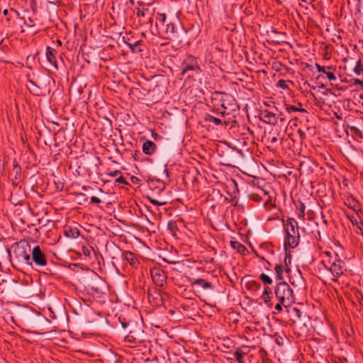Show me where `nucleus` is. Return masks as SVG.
<instances>
[{
	"label": "nucleus",
	"instance_id": "25",
	"mask_svg": "<svg viewBox=\"0 0 363 363\" xmlns=\"http://www.w3.org/2000/svg\"><path fill=\"white\" fill-rule=\"evenodd\" d=\"M288 312L289 313L291 319L293 320V322H296L300 319L303 313L298 308L296 307L288 309Z\"/></svg>",
	"mask_w": 363,
	"mask_h": 363
},
{
	"label": "nucleus",
	"instance_id": "22",
	"mask_svg": "<svg viewBox=\"0 0 363 363\" xmlns=\"http://www.w3.org/2000/svg\"><path fill=\"white\" fill-rule=\"evenodd\" d=\"M123 257L126 260L131 266L135 267L138 261L136 259L135 254L130 251H125L123 252Z\"/></svg>",
	"mask_w": 363,
	"mask_h": 363
},
{
	"label": "nucleus",
	"instance_id": "5",
	"mask_svg": "<svg viewBox=\"0 0 363 363\" xmlns=\"http://www.w3.org/2000/svg\"><path fill=\"white\" fill-rule=\"evenodd\" d=\"M185 33V29L179 23H168L166 25V38L176 43L178 45L182 44L183 41L182 38Z\"/></svg>",
	"mask_w": 363,
	"mask_h": 363
},
{
	"label": "nucleus",
	"instance_id": "30",
	"mask_svg": "<svg viewBox=\"0 0 363 363\" xmlns=\"http://www.w3.org/2000/svg\"><path fill=\"white\" fill-rule=\"evenodd\" d=\"M246 353L242 352L240 348H237L235 353L234 357L238 363H244L243 357Z\"/></svg>",
	"mask_w": 363,
	"mask_h": 363
},
{
	"label": "nucleus",
	"instance_id": "35",
	"mask_svg": "<svg viewBox=\"0 0 363 363\" xmlns=\"http://www.w3.org/2000/svg\"><path fill=\"white\" fill-rule=\"evenodd\" d=\"M259 247L261 249H263L266 251H267L268 252H269L270 254L273 255L274 252V250L272 249V245L270 243V242H264V243H262L260 245H259Z\"/></svg>",
	"mask_w": 363,
	"mask_h": 363
},
{
	"label": "nucleus",
	"instance_id": "7",
	"mask_svg": "<svg viewBox=\"0 0 363 363\" xmlns=\"http://www.w3.org/2000/svg\"><path fill=\"white\" fill-rule=\"evenodd\" d=\"M147 298L150 303L155 306H160L164 301L169 298V294L160 289L152 288L147 291Z\"/></svg>",
	"mask_w": 363,
	"mask_h": 363
},
{
	"label": "nucleus",
	"instance_id": "13",
	"mask_svg": "<svg viewBox=\"0 0 363 363\" xmlns=\"http://www.w3.org/2000/svg\"><path fill=\"white\" fill-rule=\"evenodd\" d=\"M260 115L262 120L264 123L272 125L277 123V113L266 109L262 111Z\"/></svg>",
	"mask_w": 363,
	"mask_h": 363
},
{
	"label": "nucleus",
	"instance_id": "21",
	"mask_svg": "<svg viewBox=\"0 0 363 363\" xmlns=\"http://www.w3.org/2000/svg\"><path fill=\"white\" fill-rule=\"evenodd\" d=\"M65 236L69 238H77L80 235V230L77 228L67 227L63 232Z\"/></svg>",
	"mask_w": 363,
	"mask_h": 363
},
{
	"label": "nucleus",
	"instance_id": "38",
	"mask_svg": "<svg viewBox=\"0 0 363 363\" xmlns=\"http://www.w3.org/2000/svg\"><path fill=\"white\" fill-rule=\"evenodd\" d=\"M259 279L263 281L264 284H272V279L271 277H269L267 274H261L259 275Z\"/></svg>",
	"mask_w": 363,
	"mask_h": 363
},
{
	"label": "nucleus",
	"instance_id": "24",
	"mask_svg": "<svg viewBox=\"0 0 363 363\" xmlns=\"http://www.w3.org/2000/svg\"><path fill=\"white\" fill-rule=\"evenodd\" d=\"M230 246L241 255H244L248 252L247 249L245 247V245L238 241H230Z\"/></svg>",
	"mask_w": 363,
	"mask_h": 363
},
{
	"label": "nucleus",
	"instance_id": "57",
	"mask_svg": "<svg viewBox=\"0 0 363 363\" xmlns=\"http://www.w3.org/2000/svg\"><path fill=\"white\" fill-rule=\"evenodd\" d=\"M287 259H289V262H291V257L286 253L285 257H284V262L286 265L287 266Z\"/></svg>",
	"mask_w": 363,
	"mask_h": 363
},
{
	"label": "nucleus",
	"instance_id": "56",
	"mask_svg": "<svg viewBox=\"0 0 363 363\" xmlns=\"http://www.w3.org/2000/svg\"><path fill=\"white\" fill-rule=\"evenodd\" d=\"M31 7H32L33 11L35 13L36 11V4L34 0L32 1Z\"/></svg>",
	"mask_w": 363,
	"mask_h": 363
},
{
	"label": "nucleus",
	"instance_id": "63",
	"mask_svg": "<svg viewBox=\"0 0 363 363\" xmlns=\"http://www.w3.org/2000/svg\"><path fill=\"white\" fill-rule=\"evenodd\" d=\"M301 1L305 3H307V4H311L313 0H301Z\"/></svg>",
	"mask_w": 363,
	"mask_h": 363
},
{
	"label": "nucleus",
	"instance_id": "43",
	"mask_svg": "<svg viewBox=\"0 0 363 363\" xmlns=\"http://www.w3.org/2000/svg\"><path fill=\"white\" fill-rule=\"evenodd\" d=\"M259 356H260L262 360L265 359V358H268V357H267V352L264 348H262V349L259 350Z\"/></svg>",
	"mask_w": 363,
	"mask_h": 363
},
{
	"label": "nucleus",
	"instance_id": "26",
	"mask_svg": "<svg viewBox=\"0 0 363 363\" xmlns=\"http://www.w3.org/2000/svg\"><path fill=\"white\" fill-rule=\"evenodd\" d=\"M204 121L212 123L216 125H220L223 124V121L221 119L216 118L210 114H206L204 117Z\"/></svg>",
	"mask_w": 363,
	"mask_h": 363
},
{
	"label": "nucleus",
	"instance_id": "4",
	"mask_svg": "<svg viewBox=\"0 0 363 363\" xmlns=\"http://www.w3.org/2000/svg\"><path fill=\"white\" fill-rule=\"evenodd\" d=\"M125 341L133 345H138L147 341V334L143 330L142 323L131 322L128 334L125 337Z\"/></svg>",
	"mask_w": 363,
	"mask_h": 363
},
{
	"label": "nucleus",
	"instance_id": "33",
	"mask_svg": "<svg viewBox=\"0 0 363 363\" xmlns=\"http://www.w3.org/2000/svg\"><path fill=\"white\" fill-rule=\"evenodd\" d=\"M150 14L152 15L153 13L150 12L149 8H143L142 9L139 8L137 9V16L138 17H145L149 16Z\"/></svg>",
	"mask_w": 363,
	"mask_h": 363
},
{
	"label": "nucleus",
	"instance_id": "11",
	"mask_svg": "<svg viewBox=\"0 0 363 363\" xmlns=\"http://www.w3.org/2000/svg\"><path fill=\"white\" fill-rule=\"evenodd\" d=\"M151 277L154 283L160 287H163L166 284V273L160 268H155L151 270Z\"/></svg>",
	"mask_w": 363,
	"mask_h": 363
},
{
	"label": "nucleus",
	"instance_id": "39",
	"mask_svg": "<svg viewBox=\"0 0 363 363\" xmlns=\"http://www.w3.org/2000/svg\"><path fill=\"white\" fill-rule=\"evenodd\" d=\"M118 319L124 329H126L127 328H130V324L132 321L127 322L124 318L122 319L121 317H119Z\"/></svg>",
	"mask_w": 363,
	"mask_h": 363
},
{
	"label": "nucleus",
	"instance_id": "14",
	"mask_svg": "<svg viewBox=\"0 0 363 363\" xmlns=\"http://www.w3.org/2000/svg\"><path fill=\"white\" fill-rule=\"evenodd\" d=\"M347 218L353 226L357 228L356 232L363 235V222L357 214L347 215Z\"/></svg>",
	"mask_w": 363,
	"mask_h": 363
},
{
	"label": "nucleus",
	"instance_id": "40",
	"mask_svg": "<svg viewBox=\"0 0 363 363\" xmlns=\"http://www.w3.org/2000/svg\"><path fill=\"white\" fill-rule=\"evenodd\" d=\"M277 86L283 89H288L287 82L284 79L279 80Z\"/></svg>",
	"mask_w": 363,
	"mask_h": 363
},
{
	"label": "nucleus",
	"instance_id": "46",
	"mask_svg": "<svg viewBox=\"0 0 363 363\" xmlns=\"http://www.w3.org/2000/svg\"><path fill=\"white\" fill-rule=\"evenodd\" d=\"M116 182L123 184L125 185H129V184L125 181V178L123 176H120L118 178L116 179Z\"/></svg>",
	"mask_w": 363,
	"mask_h": 363
},
{
	"label": "nucleus",
	"instance_id": "60",
	"mask_svg": "<svg viewBox=\"0 0 363 363\" xmlns=\"http://www.w3.org/2000/svg\"><path fill=\"white\" fill-rule=\"evenodd\" d=\"M262 363H271V361L269 358H265V359L262 360Z\"/></svg>",
	"mask_w": 363,
	"mask_h": 363
},
{
	"label": "nucleus",
	"instance_id": "1",
	"mask_svg": "<svg viewBox=\"0 0 363 363\" xmlns=\"http://www.w3.org/2000/svg\"><path fill=\"white\" fill-rule=\"evenodd\" d=\"M284 248H295L300 241V233L298 222L294 218H287L284 221Z\"/></svg>",
	"mask_w": 363,
	"mask_h": 363
},
{
	"label": "nucleus",
	"instance_id": "64",
	"mask_svg": "<svg viewBox=\"0 0 363 363\" xmlns=\"http://www.w3.org/2000/svg\"><path fill=\"white\" fill-rule=\"evenodd\" d=\"M164 171L167 177H169V171H168V169L167 168H165Z\"/></svg>",
	"mask_w": 363,
	"mask_h": 363
},
{
	"label": "nucleus",
	"instance_id": "61",
	"mask_svg": "<svg viewBox=\"0 0 363 363\" xmlns=\"http://www.w3.org/2000/svg\"><path fill=\"white\" fill-rule=\"evenodd\" d=\"M147 21H148L147 22H148V23H150V24H152V22H153V18H152V16H149V17H148Z\"/></svg>",
	"mask_w": 363,
	"mask_h": 363
},
{
	"label": "nucleus",
	"instance_id": "36",
	"mask_svg": "<svg viewBox=\"0 0 363 363\" xmlns=\"http://www.w3.org/2000/svg\"><path fill=\"white\" fill-rule=\"evenodd\" d=\"M291 284L294 287H298L299 289H301V288L305 289L304 280H303V277H301V275H300V278L297 281V283H296L295 281H291Z\"/></svg>",
	"mask_w": 363,
	"mask_h": 363
},
{
	"label": "nucleus",
	"instance_id": "50",
	"mask_svg": "<svg viewBox=\"0 0 363 363\" xmlns=\"http://www.w3.org/2000/svg\"><path fill=\"white\" fill-rule=\"evenodd\" d=\"M121 174V172L119 170H114L113 172H109L108 174V176H110L111 177H115Z\"/></svg>",
	"mask_w": 363,
	"mask_h": 363
},
{
	"label": "nucleus",
	"instance_id": "62",
	"mask_svg": "<svg viewBox=\"0 0 363 363\" xmlns=\"http://www.w3.org/2000/svg\"><path fill=\"white\" fill-rule=\"evenodd\" d=\"M8 13H9V11H8L7 9H4V10L3 11V14H4V16H7V15H8Z\"/></svg>",
	"mask_w": 363,
	"mask_h": 363
},
{
	"label": "nucleus",
	"instance_id": "31",
	"mask_svg": "<svg viewBox=\"0 0 363 363\" xmlns=\"http://www.w3.org/2000/svg\"><path fill=\"white\" fill-rule=\"evenodd\" d=\"M277 121L286 123L287 121L290 120V116L286 113V110L284 111H280L279 114H277Z\"/></svg>",
	"mask_w": 363,
	"mask_h": 363
},
{
	"label": "nucleus",
	"instance_id": "20",
	"mask_svg": "<svg viewBox=\"0 0 363 363\" xmlns=\"http://www.w3.org/2000/svg\"><path fill=\"white\" fill-rule=\"evenodd\" d=\"M156 150V145L151 140L145 141L143 145V151L145 155H151Z\"/></svg>",
	"mask_w": 363,
	"mask_h": 363
},
{
	"label": "nucleus",
	"instance_id": "52",
	"mask_svg": "<svg viewBox=\"0 0 363 363\" xmlns=\"http://www.w3.org/2000/svg\"><path fill=\"white\" fill-rule=\"evenodd\" d=\"M141 155V152L139 150H135L134 153L132 154L133 157H134L135 160H138V157Z\"/></svg>",
	"mask_w": 363,
	"mask_h": 363
},
{
	"label": "nucleus",
	"instance_id": "6",
	"mask_svg": "<svg viewBox=\"0 0 363 363\" xmlns=\"http://www.w3.org/2000/svg\"><path fill=\"white\" fill-rule=\"evenodd\" d=\"M30 245L26 241H20L13 246V254L19 261L31 265L30 252Z\"/></svg>",
	"mask_w": 363,
	"mask_h": 363
},
{
	"label": "nucleus",
	"instance_id": "53",
	"mask_svg": "<svg viewBox=\"0 0 363 363\" xmlns=\"http://www.w3.org/2000/svg\"><path fill=\"white\" fill-rule=\"evenodd\" d=\"M251 199L254 201H261L262 199L257 194H252Z\"/></svg>",
	"mask_w": 363,
	"mask_h": 363
},
{
	"label": "nucleus",
	"instance_id": "54",
	"mask_svg": "<svg viewBox=\"0 0 363 363\" xmlns=\"http://www.w3.org/2000/svg\"><path fill=\"white\" fill-rule=\"evenodd\" d=\"M298 134H299V135H300L301 138H302V139L305 138V137H306V134H305V133H304V131H303V130H302L299 129V130H298Z\"/></svg>",
	"mask_w": 363,
	"mask_h": 363
},
{
	"label": "nucleus",
	"instance_id": "8",
	"mask_svg": "<svg viewBox=\"0 0 363 363\" xmlns=\"http://www.w3.org/2000/svg\"><path fill=\"white\" fill-rule=\"evenodd\" d=\"M182 65V70L181 74L182 75L186 74L189 71L196 72V73L201 72L198 58L191 55H186Z\"/></svg>",
	"mask_w": 363,
	"mask_h": 363
},
{
	"label": "nucleus",
	"instance_id": "16",
	"mask_svg": "<svg viewBox=\"0 0 363 363\" xmlns=\"http://www.w3.org/2000/svg\"><path fill=\"white\" fill-rule=\"evenodd\" d=\"M12 174H13V183L17 185L21 177V167L16 160L13 161Z\"/></svg>",
	"mask_w": 363,
	"mask_h": 363
},
{
	"label": "nucleus",
	"instance_id": "34",
	"mask_svg": "<svg viewBox=\"0 0 363 363\" xmlns=\"http://www.w3.org/2000/svg\"><path fill=\"white\" fill-rule=\"evenodd\" d=\"M354 72L357 75H361V74L363 75V65L362 64L361 60H359V61L357 62L356 66H355V67L354 69Z\"/></svg>",
	"mask_w": 363,
	"mask_h": 363
},
{
	"label": "nucleus",
	"instance_id": "55",
	"mask_svg": "<svg viewBox=\"0 0 363 363\" xmlns=\"http://www.w3.org/2000/svg\"><path fill=\"white\" fill-rule=\"evenodd\" d=\"M362 80L361 79H354V85H362Z\"/></svg>",
	"mask_w": 363,
	"mask_h": 363
},
{
	"label": "nucleus",
	"instance_id": "51",
	"mask_svg": "<svg viewBox=\"0 0 363 363\" xmlns=\"http://www.w3.org/2000/svg\"><path fill=\"white\" fill-rule=\"evenodd\" d=\"M284 304L280 303V302L278 301V303L275 305L274 308L278 311H281L283 309Z\"/></svg>",
	"mask_w": 363,
	"mask_h": 363
},
{
	"label": "nucleus",
	"instance_id": "9",
	"mask_svg": "<svg viewBox=\"0 0 363 363\" xmlns=\"http://www.w3.org/2000/svg\"><path fill=\"white\" fill-rule=\"evenodd\" d=\"M322 264L325 268L329 269L334 277H338L343 273L342 262L336 254L335 259L333 263H330V260H328V263L326 261H322Z\"/></svg>",
	"mask_w": 363,
	"mask_h": 363
},
{
	"label": "nucleus",
	"instance_id": "27",
	"mask_svg": "<svg viewBox=\"0 0 363 363\" xmlns=\"http://www.w3.org/2000/svg\"><path fill=\"white\" fill-rule=\"evenodd\" d=\"M296 208L298 210V213H297L298 218L299 219L303 220L305 218V209H306L305 204L302 201H299L298 204L296 206Z\"/></svg>",
	"mask_w": 363,
	"mask_h": 363
},
{
	"label": "nucleus",
	"instance_id": "37",
	"mask_svg": "<svg viewBox=\"0 0 363 363\" xmlns=\"http://www.w3.org/2000/svg\"><path fill=\"white\" fill-rule=\"evenodd\" d=\"M156 26H158V23L162 24V26L164 25L165 20H166V16L164 13H157L156 17Z\"/></svg>",
	"mask_w": 363,
	"mask_h": 363
},
{
	"label": "nucleus",
	"instance_id": "23",
	"mask_svg": "<svg viewBox=\"0 0 363 363\" xmlns=\"http://www.w3.org/2000/svg\"><path fill=\"white\" fill-rule=\"evenodd\" d=\"M299 106L300 107H296L293 105L286 104L285 110H286V113H288V115H289L290 117H294L292 115L294 113H296V112L306 113V109L301 108V104H299Z\"/></svg>",
	"mask_w": 363,
	"mask_h": 363
},
{
	"label": "nucleus",
	"instance_id": "12",
	"mask_svg": "<svg viewBox=\"0 0 363 363\" xmlns=\"http://www.w3.org/2000/svg\"><path fill=\"white\" fill-rule=\"evenodd\" d=\"M148 186L150 190V194L160 195L165 190V184L160 179H149Z\"/></svg>",
	"mask_w": 363,
	"mask_h": 363
},
{
	"label": "nucleus",
	"instance_id": "49",
	"mask_svg": "<svg viewBox=\"0 0 363 363\" xmlns=\"http://www.w3.org/2000/svg\"><path fill=\"white\" fill-rule=\"evenodd\" d=\"M91 202L92 203L99 204V203H100L101 202V200L99 198L96 197V196H91Z\"/></svg>",
	"mask_w": 363,
	"mask_h": 363
},
{
	"label": "nucleus",
	"instance_id": "32",
	"mask_svg": "<svg viewBox=\"0 0 363 363\" xmlns=\"http://www.w3.org/2000/svg\"><path fill=\"white\" fill-rule=\"evenodd\" d=\"M154 194H148L147 196V199L150 201V202L155 206H163L166 204V201H160L157 200V199L154 198Z\"/></svg>",
	"mask_w": 363,
	"mask_h": 363
},
{
	"label": "nucleus",
	"instance_id": "28",
	"mask_svg": "<svg viewBox=\"0 0 363 363\" xmlns=\"http://www.w3.org/2000/svg\"><path fill=\"white\" fill-rule=\"evenodd\" d=\"M246 288L248 290L257 291L261 288V284L257 281L251 280L247 282Z\"/></svg>",
	"mask_w": 363,
	"mask_h": 363
},
{
	"label": "nucleus",
	"instance_id": "47",
	"mask_svg": "<svg viewBox=\"0 0 363 363\" xmlns=\"http://www.w3.org/2000/svg\"><path fill=\"white\" fill-rule=\"evenodd\" d=\"M325 74H326L328 79L330 81H333V80L336 79V77H335V75L333 72H327L326 71V73H325Z\"/></svg>",
	"mask_w": 363,
	"mask_h": 363
},
{
	"label": "nucleus",
	"instance_id": "3",
	"mask_svg": "<svg viewBox=\"0 0 363 363\" xmlns=\"http://www.w3.org/2000/svg\"><path fill=\"white\" fill-rule=\"evenodd\" d=\"M275 298L285 308H289L295 303V296L291 286L286 281L277 284L274 289Z\"/></svg>",
	"mask_w": 363,
	"mask_h": 363
},
{
	"label": "nucleus",
	"instance_id": "42",
	"mask_svg": "<svg viewBox=\"0 0 363 363\" xmlns=\"http://www.w3.org/2000/svg\"><path fill=\"white\" fill-rule=\"evenodd\" d=\"M315 67H316V69L319 72H323V73H326V70L325 69H333L332 67H322L320 66V65L318 64H315Z\"/></svg>",
	"mask_w": 363,
	"mask_h": 363
},
{
	"label": "nucleus",
	"instance_id": "17",
	"mask_svg": "<svg viewBox=\"0 0 363 363\" xmlns=\"http://www.w3.org/2000/svg\"><path fill=\"white\" fill-rule=\"evenodd\" d=\"M200 286L201 288H202L204 290H213V286L211 282L207 281L206 280L201 279V278L196 279L191 283V286Z\"/></svg>",
	"mask_w": 363,
	"mask_h": 363
},
{
	"label": "nucleus",
	"instance_id": "18",
	"mask_svg": "<svg viewBox=\"0 0 363 363\" xmlns=\"http://www.w3.org/2000/svg\"><path fill=\"white\" fill-rule=\"evenodd\" d=\"M125 43L133 53H138L143 51V49L141 48L142 40H140L133 42L125 41Z\"/></svg>",
	"mask_w": 363,
	"mask_h": 363
},
{
	"label": "nucleus",
	"instance_id": "15",
	"mask_svg": "<svg viewBox=\"0 0 363 363\" xmlns=\"http://www.w3.org/2000/svg\"><path fill=\"white\" fill-rule=\"evenodd\" d=\"M57 52L55 49L51 47H48L46 49V57L49 62L56 69H58L57 62L56 60V55Z\"/></svg>",
	"mask_w": 363,
	"mask_h": 363
},
{
	"label": "nucleus",
	"instance_id": "19",
	"mask_svg": "<svg viewBox=\"0 0 363 363\" xmlns=\"http://www.w3.org/2000/svg\"><path fill=\"white\" fill-rule=\"evenodd\" d=\"M261 298L268 306H272V303L271 302L272 298V291L269 286L264 287Z\"/></svg>",
	"mask_w": 363,
	"mask_h": 363
},
{
	"label": "nucleus",
	"instance_id": "45",
	"mask_svg": "<svg viewBox=\"0 0 363 363\" xmlns=\"http://www.w3.org/2000/svg\"><path fill=\"white\" fill-rule=\"evenodd\" d=\"M130 182L133 184L140 185L141 180L138 177H137L135 176H132L130 177Z\"/></svg>",
	"mask_w": 363,
	"mask_h": 363
},
{
	"label": "nucleus",
	"instance_id": "10",
	"mask_svg": "<svg viewBox=\"0 0 363 363\" xmlns=\"http://www.w3.org/2000/svg\"><path fill=\"white\" fill-rule=\"evenodd\" d=\"M32 259L36 266L45 267L47 265L45 255L38 245L34 247L32 250Z\"/></svg>",
	"mask_w": 363,
	"mask_h": 363
},
{
	"label": "nucleus",
	"instance_id": "48",
	"mask_svg": "<svg viewBox=\"0 0 363 363\" xmlns=\"http://www.w3.org/2000/svg\"><path fill=\"white\" fill-rule=\"evenodd\" d=\"M348 127L350 129V130L355 133L356 135L361 134V131L358 128L352 125H349Z\"/></svg>",
	"mask_w": 363,
	"mask_h": 363
},
{
	"label": "nucleus",
	"instance_id": "59",
	"mask_svg": "<svg viewBox=\"0 0 363 363\" xmlns=\"http://www.w3.org/2000/svg\"><path fill=\"white\" fill-rule=\"evenodd\" d=\"M348 206H349L350 208H351L354 209V211H356V203H354V205H352V204L350 203V204L348 205Z\"/></svg>",
	"mask_w": 363,
	"mask_h": 363
},
{
	"label": "nucleus",
	"instance_id": "58",
	"mask_svg": "<svg viewBox=\"0 0 363 363\" xmlns=\"http://www.w3.org/2000/svg\"><path fill=\"white\" fill-rule=\"evenodd\" d=\"M277 141V138L274 136L270 139L271 143H275Z\"/></svg>",
	"mask_w": 363,
	"mask_h": 363
},
{
	"label": "nucleus",
	"instance_id": "2",
	"mask_svg": "<svg viewBox=\"0 0 363 363\" xmlns=\"http://www.w3.org/2000/svg\"><path fill=\"white\" fill-rule=\"evenodd\" d=\"M211 99L214 106H220L223 108V111L220 112L223 116L228 115L230 111H235L238 108L235 98L225 92H213Z\"/></svg>",
	"mask_w": 363,
	"mask_h": 363
},
{
	"label": "nucleus",
	"instance_id": "44",
	"mask_svg": "<svg viewBox=\"0 0 363 363\" xmlns=\"http://www.w3.org/2000/svg\"><path fill=\"white\" fill-rule=\"evenodd\" d=\"M82 250L83 255L85 257H89L90 256L91 252H90V250H89V248L88 247L82 246Z\"/></svg>",
	"mask_w": 363,
	"mask_h": 363
},
{
	"label": "nucleus",
	"instance_id": "41",
	"mask_svg": "<svg viewBox=\"0 0 363 363\" xmlns=\"http://www.w3.org/2000/svg\"><path fill=\"white\" fill-rule=\"evenodd\" d=\"M24 21V24L29 28L34 27L35 24L31 18H28V21L25 20L24 18H21Z\"/></svg>",
	"mask_w": 363,
	"mask_h": 363
},
{
	"label": "nucleus",
	"instance_id": "29",
	"mask_svg": "<svg viewBox=\"0 0 363 363\" xmlns=\"http://www.w3.org/2000/svg\"><path fill=\"white\" fill-rule=\"evenodd\" d=\"M274 270H275V273H276V279L280 280L282 281V280L284 279V277H283L284 269H283L282 265L281 264H276L274 267Z\"/></svg>",
	"mask_w": 363,
	"mask_h": 363
}]
</instances>
